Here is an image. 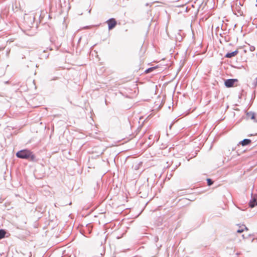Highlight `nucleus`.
I'll list each match as a JSON object with an SVG mask.
<instances>
[{
    "label": "nucleus",
    "instance_id": "1",
    "mask_svg": "<svg viewBox=\"0 0 257 257\" xmlns=\"http://www.w3.org/2000/svg\"><path fill=\"white\" fill-rule=\"evenodd\" d=\"M16 156L19 158L28 159L30 161H34L35 159V155L28 150L20 151L17 153Z\"/></svg>",
    "mask_w": 257,
    "mask_h": 257
},
{
    "label": "nucleus",
    "instance_id": "2",
    "mask_svg": "<svg viewBox=\"0 0 257 257\" xmlns=\"http://www.w3.org/2000/svg\"><path fill=\"white\" fill-rule=\"evenodd\" d=\"M242 118L247 120H251L253 122L257 123V114L254 112L249 111L246 112L245 115L243 116Z\"/></svg>",
    "mask_w": 257,
    "mask_h": 257
},
{
    "label": "nucleus",
    "instance_id": "3",
    "mask_svg": "<svg viewBox=\"0 0 257 257\" xmlns=\"http://www.w3.org/2000/svg\"><path fill=\"white\" fill-rule=\"evenodd\" d=\"M106 23L108 25V29L109 30L113 29L117 25V22L114 18L109 19Z\"/></svg>",
    "mask_w": 257,
    "mask_h": 257
},
{
    "label": "nucleus",
    "instance_id": "4",
    "mask_svg": "<svg viewBox=\"0 0 257 257\" xmlns=\"http://www.w3.org/2000/svg\"><path fill=\"white\" fill-rule=\"evenodd\" d=\"M237 79H228L225 80L224 85L227 88L233 87L235 82H237Z\"/></svg>",
    "mask_w": 257,
    "mask_h": 257
},
{
    "label": "nucleus",
    "instance_id": "5",
    "mask_svg": "<svg viewBox=\"0 0 257 257\" xmlns=\"http://www.w3.org/2000/svg\"><path fill=\"white\" fill-rule=\"evenodd\" d=\"M257 205V195H252L251 199L249 202V206L251 208Z\"/></svg>",
    "mask_w": 257,
    "mask_h": 257
},
{
    "label": "nucleus",
    "instance_id": "6",
    "mask_svg": "<svg viewBox=\"0 0 257 257\" xmlns=\"http://www.w3.org/2000/svg\"><path fill=\"white\" fill-rule=\"evenodd\" d=\"M237 228H236V231L237 233H241L244 232V231H247L248 230V228L245 226V225H237Z\"/></svg>",
    "mask_w": 257,
    "mask_h": 257
},
{
    "label": "nucleus",
    "instance_id": "7",
    "mask_svg": "<svg viewBox=\"0 0 257 257\" xmlns=\"http://www.w3.org/2000/svg\"><path fill=\"white\" fill-rule=\"evenodd\" d=\"M238 53V50H236L233 52L227 53L225 54V57L227 58H231L236 56Z\"/></svg>",
    "mask_w": 257,
    "mask_h": 257
},
{
    "label": "nucleus",
    "instance_id": "8",
    "mask_svg": "<svg viewBox=\"0 0 257 257\" xmlns=\"http://www.w3.org/2000/svg\"><path fill=\"white\" fill-rule=\"evenodd\" d=\"M251 143V141L249 139H244L240 142V144L242 146H246L249 144Z\"/></svg>",
    "mask_w": 257,
    "mask_h": 257
},
{
    "label": "nucleus",
    "instance_id": "9",
    "mask_svg": "<svg viewBox=\"0 0 257 257\" xmlns=\"http://www.w3.org/2000/svg\"><path fill=\"white\" fill-rule=\"evenodd\" d=\"M156 68V67H150L148 69H147L145 71V72L146 73H149L151 72H152V71H153L154 70H155V69Z\"/></svg>",
    "mask_w": 257,
    "mask_h": 257
},
{
    "label": "nucleus",
    "instance_id": "10",
    "mask_svg": "<svg viewBox=\"0 0 257 257\" xmlns=\"http://www.w3.org/2000/svg\"><path fill=\"white\" fill-rule=\"evenodd\" d=\"M6 231L3 229L0 230V239L4 238L6 235Z\"/></svg>",
    "mask_w": 257,
    "mask_h": 257
},
{
    "label": "nucleus",
    "instance_id": "11",
    "mask_svg": "<svg viewBox=\"0 0 257 257\" xmlns=\"http://www.w3.org/2000/svg\"><path fill=\"white\" fill-rule=\"evenodd\" d=\"M236 9L239 15L241 16L243 14V12L241 11L239 6L236 7Z\"/></svg>",
    "mask_w": 257,
    "mask_h": 257
},
{
    "label": "nucleus",
    "instance_id": "12",
    "mask_svg": "<svg viewBox=\"0 0 257 257\" xmlns=\"http://www.w3.org/2000/svg\"><path fill=\"white\" fill-rule=\"evenodd\" d=\"M207 184L208 186H210L213 184V181L210 179H207Z\"/></svg>",
    "mask_w": 257,
    "mask_h": 257
},
{
    "label": "nucleus",
    "instance_id": "13",
    "mask_svg": "<svg viewBox=\"0 0 257 257\" xmlns=\"http://www.w3.org/2000/svg\"><path fill=\"white\" fill-rule=\"evenodd\" d=\"M172 127V124H171L169 126V128H171Z\"/></svg>",
    "mask_w": 257,
    "mask_h": 257
},
{
    "label": "nucleus",
    "instance_id": "14",
    "mask_svg": "<svg viewBox=\"0 0 257 257\" xmlns=\"http://www.w3.org/2000/svg\"><path fill=\"white\" fill-rule=\"evenodd\" d=\"M256 79V82H255V85H257V77L256 78V79Z\"/></svg>",
    "mask_w": 257,
    "mask_h": 257
},
{
    "label": "nucleus",
    "instance_id": "15",
    "mask_svg": "<svg viewBox=\"0 0 257 257\" xmlns=\"http://www.w3.org/2000/svg\"><path fill=\"white\" fill-rule=\"evenodd\" d=\"M149 5H150V4H149V3H146V6H149Z\"/></svg>",
    "mask_w": 257,
    "mask_h": 257
},
{
    "label": "nucleus",
    "instance_id": "16",
    "mask_svg": "<svg viewBox=\"0 0 257 257\" xmlns=\"http://www.w3.org/2000/svg\"><path fill=\"white\" fill-rule=\"evenodd\" d=\"M105 104H106V105H107V100H105Z\"/></svg>",
    "mask_w": 257,
    "mask_h": 257
},
{
    "label": "nucleus",
    "instance_id": "17",
    "mask_svg": "<svg viewBox=\"0 0 257 257\" xmlns=\"http://www.w3.org/2000/svg\"><path fill=\"white\" fill-rule=\"evenodd\" d=\"M239 5L241 6L240 2H239Z\"/></svg>",
    "mask_w": 257,
    "mask_h": 257
},
{
    "label": "nucleus",
    "instance_id": "18",
    "mask_svg": "<svg viewBox=\"0 0 257 257\" xmlns=\"http://www.w3.org/2000/svg\"><path fill=\"white\" fill-rule=\"evenodd\" d=\"M81 39V38H79V40H78V42H80V41Z\"/></svg>",
    "mask_w": 257,
    "mask_h": 257
},
{
    "label": "nucleus",
    "instance_id": "19",
    "mask_svg": "<svg viewBox=\"0 0 257 257\" xmlns=\"http://www.w3.org/2000/svg\"><path fill=\"white\" fill-rule=\"evenodd\" d=\"M242 237H243V238H245V237H244V234H243V235H242Z\"/></svg>",
    "mask_w": 257,
    "mask_h": 257
},
{
    "label": "nucleus",
    "instance_id": "20",
    "mask_svg": "<svg viewBox=\"0 0 257 257\" xmlns=\"http://www.w3.org/2000/svg\"><path fill=\"white\" fill-rule=\"evenodd\" d=\"M47 128V127L46 126H45V129H46Z\"/></svg>",
    "mask_w": 257,
    "mask_h": 257
},
{
    "label": "nucleus",
    "instance_id": "21",
    "mask_svg": "<svg viewBox=\"0 0 257 257\" xmlns=\"http://www.w3.org/2000/svg\"><path fill=\"white\" fill-rule=\"evenodd\" d=\"M141 128L140 126L138 127V129Z\"/></svg>",
    "mask_w": 257,
    "mask_h": 257
}]
</instances>
